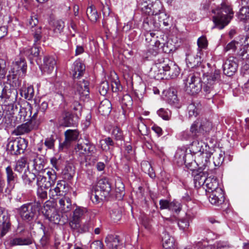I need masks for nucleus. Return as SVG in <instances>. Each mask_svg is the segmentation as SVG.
<instances>
[{
  "mask_svg": "<svg viewBox=\"0 0 249 249\" xmlns=\"http://www.w3.org/2000/svg\"><path fill=\"white\" fill-rule=\"evenodd\" d=\"M219 78L220 73L217 71L205 75L202 88L200 74L198 72L190 73L184 80L185 91L189 94L194 95L199 93L202 89L206 94H211V96L208 97L211 98L216 94L214 88Z\"/></svg>",
  "mask_w": 249,
  "mask_h": 249,
  "instance_id": "nucleus-1",
  "label": "nucleus"
},
{
  "mask_svg": "<svg viewBox=\"0 0 249 249\" xmlns=\"http://www.w3.org/2000/svg\"><path fill=\"white\" fill-rule=\"evenodd\" d=\"M214 15L213 17V21L214 26L220 30L227 26L232 18V9L225 3H222L220 7L212 10Z\"/></svg>",
  "mask_w": 249,
  "mask_h": 249,
  "instance_id": "nucleus-2",
  "label": "nucleus"
},
{
  "mask_svg": "<svg viewBox=\"0 0 249 249\" xmlns=\"http://www.w3.org/2000/svg\"><path fill=\"white\" fill-rule=\"evenodd\" d=\"M152 70L154 71L156 76L161 79L164 78V76H167L171 78H175L180 73L179 67L168 59L155 64L152 68Z\"/></svg>",
  "mask_w": 249,
  "mask_h": 249,
  "instance_id": "nucleus-3",
  "label": "nucleus"
},
{
  "mask_svg": "<svg viewBox=\"0 0 249 249\" xmlns=\"http://www.w3.org/2000/svg\"><path fill=\"white\" fill-rule=\"evenodd\" d=\"M212 128V124L206 119L199 118L191 125L190 129V136L193 139H199L208 134Z\"/></svg>",
  "mask_w": 249,
  "mask_h": 249,
  "instance_id": "nucleus-4",
  "label": "nucleus"
},
{
  "mask_svg": "<svg viewBox=\"0 0 249 249\" xmlns=\"http://www.w3.org/2000/svg\"><path fill=\"white\" fill-rule=\"evenodd\" d=\"M41 207V203L39 202L29 203L22 205L17 209V212L23 220L30 222L34 219Z\"/></svg>",
  "mask_w": 249,
  "mask_h": 249,
  "instance_id": "nucleus-5",
  "label": "nucleus"
},
{
  "mask_svg": "<svg viewBox=\"0 0 249 249\" xmlns=\"http://www.w3.org/2000/svg\"><path fill=\"white\" fill-rule=\"evenodd\" d=\"M56 178L55 172L53 170H49L45 174H37L36 184L38 187L49 188L54 184Z\"/></svg>",
  "mask_w": 249,
  "mask_h": 249,
  "instance_id": "nucleus-6",
  "label": "nucleus"
},
{
  "mask_svg": "<svg viewBox=\"0 0 249 249\" xmlns=\"http://www.w3.org/2000/svg\"><path fill=\"white\" fill-rule=\"evenodd\" d=\"M28 146V142L23 138L10 140L7 144V150L11 154L18 155L24 153Z\"/></svg>",
  "mask_w": 249,
  "mask_h": 249,
  "instance_id": "nucleus-7",
  "label": "nucleus"
},
{
  "mask_svg": "<svg viewBox=\"0 0 249 249\" xmlns=\"http://www.w3.org/2000/svg\"><path fill=\"white\" fill-rule=\"evenodd\" d=\"M10 226L9 214L4 208L0 207V238L6 234Z\"/></svg>",
  "mask_w": 249,
  "mask_h": 249,
  "instance_id": "nucleus-8",
  "label": "nucleus"
},
{
  "mask_svg": "<svg viewBox=\"0 0 249 249\" xmlns=\"http://www.w3.org/2000/svg\"><path fill=\"white\" fill-rule=\"evenodd\" d=\"M212 154L210 148L206 150V151L198 153L195 156V160L200 169L204 170L208 167L210 164V158Z\"/></svg>",
  "mask_w": 249,
  "mask_h": 249,
  "instance_id": "nucleus-9",
  "label": "nucleus"
},
{
  "mask_svg": "<svg viewBox=\"0 0 249 249\" xmlns=\"http://www.w3.org/2000/svg\"><path fill=\"white\" fill-rule=\"evenodd\" d=\"M58 211L62 213H67L71 211L73 208L74 204H72L71 198L67 196H64L58 198L57 202Z\"/></svg>",
  "mask_w": 249,
  "mask_h": 249,
  "instance_id": "nucleus-10",
  "label": "nucleus"
},
{
  "mask_svg": "<svg viewBox=\"0 0 249 249\" xmlns=\"http://www.w3.org/2000/svg\"><path fill=\"white\" fill-rule=\"evenodd\" d=\"M89 82L88 81L83 80L77 82L75 86L76 92L79 96V98L83 100L89 97Z\"/></svg>",
  "mask_w": 249,
  "mask_h": 249,
  "instance_id": "nucleus-11",
  "label": "nucleus"
},
{
  "mask_svg": "<svg viewBox=\"0 0 249 249\" xmlns=\"http://www.w3.org/2000/svg\"><path fill=\"white\" fill-rule=\"evenodd\" d=\"M67 191L66 183L65 181L59 180L57 182L56 186L53 189H50L49 191V196L51 198H54L55 196H65Z\"/></svg>",
  "mask_w": 249,
  "mask_h": 249,
  "instance_id": "nucleus-12",
  "label": "nucleus"
},
{
  "mask_svg": "<svg viewBox=\"0 0 249 249\" xmlns=\"http://www.w3.org/2000/svg\"><path fill=\"white\" fill-rule=\"evenodd\" d=\"M42 213L49 221L56 223L54 218L58 219V216L56 214L55 209L52 205L51 202L46 201L42 209Z\"/></svg>",
  "mask_w": 249,
  "mask_h": 249,
  "instance_id": "nucleus-13",
  "label": "nucleus"
},
{
  "mask_svg": "<svg viewBox=\"0 0 249 249\" xmlns=\"http://www.w3.org/2000/svg\"><path fill=\"white\" fill-rule=\"evenodd\" d=\"M56 61L54 57L45 56L43 58V63L41 65L42 71L47 73H52L56 66Z\"/></svg>",
  "mask_w": 249,
  "mask_h": 249,
  "instance_id": "nucleus-14",
  "label": "nucleus"
},
{
  "mask_svg": "<svg viewBox=\"0 0 249 249\" xmlns=\"http://www.w3.org/2000/svg\"><path fill=\"white\" fill-rule=\"evenodd\" d=\"M210 202L213 205H220L224 201V193L221 188L211 192L209 196Z\"/></svg>",
  "mask_w": 249,
  "mask_h": 249,
  "instance_id": "nucleus-15",
  "label": "nucleus"
},
{
  "mask_svg": "<svg viewBox=\"0 0 249 249\" xmlns=\"http://www.w3.org/2000/svg\"><path fill=\"white\" fill-rule=\"evenodd\" d=\"M63 120V124L66 127L75 125L78 122V115L76 113L75 116L70 112L64 111L62 114Z\"/></svg>",
  "mask_w": 249,
  "mask_h": 249,
  "instance_id": "nucleus-16",
  "label": "nucleus"
},
{
  "mask_svg": "<svg viewBox=\"0 0 249 249\" xmlns=\"http://www.w3.org/2000/svg\"><path fill=\"white\" fill-rule=\"evenodd\" d=\"M72 74L74 79H79L85 71V66L80 60H76L72 67Z\"/></svg>",
  "mask_w": 249,
  "mask_h": 249,
  "instance_id": "nucleus-17",
  "label": "nucleus"
},
{
  "mask_svg": "<svg viewBox=\"0 0 249 249\" xmlns=\"http://www.w3.org/2000/svg\"><path fill=\"white\" fill-rule=\"evenodd\" d=\"M26 68L25 60L24 58H20L13 63L12 72L14 75L20 74L21 72L25 74L26 71Z\"/></svg>",
  "mask_w": 249,
  "mask_h": 249,
  "instance_id": "nucleus-18",
  "label": "nucleus"
},
{
  "mask_svg": "<svg viewBox=\"0 0 249 249\" xmlns=\"http://www.w3.org/2000/svg\"><path fill=\"white\" fill-rule=\"evenodd\" d=\"M177 91L174 89H170L168 90L165 94V100L172 106L176 107H179L180 105L179 100L177 95Z\"/></svg>",
  "mask_w": 249,
  "mask_h": 249,
  "instance_id": "nucleus-19",
  "label": "nucleus"
},
{
  "mask_svg": "<svg viewBox=\"0 0 249 249\" xmlns=\"http://www.w3.org/2000/svg\"><path fill=\"white\" fill-rule=\"evenodd\" d=\"M210 148L208 144L203 141L195 140L192 143L191 151L196 156L198 153L206 151V150Z\"/></svg>",
  "mask_w": 249,
  "mask_h": 249,
  "instance_id": "nucleus-20",
  "label": "nucleus"
},
{
  "mask_svg": "<svg viewBox=\"0 0 249 249\" xmlns=\"http://www.w3.org/2000/svg\"><path fill=\"white\" fill-rule=\"evenodd\" d=\"M240 42L234 40V50L236 46L235 44L244 43V46L241 48L239 52V55L242 57L243 59H247L249 58V36H247L244 39L243 37L240 39Z\"/></svg>",
  "mask_w": 249,
  "mask_h": 249,
  "instance_id": "nucleus-21",
  "label": "nucleus"
},
{
  "mask_svg": "<svg viewBox=\"0 0 249 249\" xmlns=\"http://www.w3.org/2000/svg\"><path fill=\"white\" fill-rule=\"evenodd\" d=\"M94 189L98 190L101 193L107 196L111 190V186L106 179H101L98 181Z\"/></svg>",
  "mask_w": 249,
  "mask_h": 249,
  "instance_id": "nucleus-22",
  "label": "nucleus"
},
{
  "mask_svg": "<svg viewBox=\"0 0 249 249\" xmlns=\"http://www.w3.org/2000/svg\"><path fill=\"white\" fill-rule=\"evenodd\" d=\"M79 134V132L76 130H67L65 132V140L63 144L66 146H69L72 142L78 139Z\"/></svg>",
  "mask_w": 249,
  "mask_h": 249,
  "instance_id": "nucleus-23",
  "label": "nucleus"
},
{
  "mask_svg": "<svg viewBox=\"0 0 249 249\" xmlns=\"http://www.w3.org/2000/svg\"><path fill=\"white\" fill-rule=\"evenodd\" d=\"M162 234V245L164 249H175L176 246L174 238L166 231L163 232Z\"/></svg>",
  "mask_w": 249,
  "mask_h": 249,
  "instance_id": "nucleus-24",
  "label": "nucleus"
},
{
  "mask_svg": "<svg viewBox=\"0 0 249 249\" xmlns=\"http://www.w3.org/2000/svg\"><path fill=\"white\" fill-rule=\"evenodd\" d=\"M34 168L36 172V173L45 174L49 169L45 168V161L43 158L38 157L36 158L35 161L34 162Z\"/></svg>",
  "mask_w": 249,
  "mask_h": 249,
  "instance_id": "nucleus-25",
  "label": "nucleus"
},
{
  "mask_svg": "<svg viewBox=\"0 0 249 249\" xmlns=\"http://www.w3.org/2000/svg\"><path fill=\"white\" fill-rule=\"evenodd\" d=\"M207 171H202L194 175V183L196 187L205 186L207 179Z\"/></svg>",
  "mask_w": 249,
  "mask_h": 249,
  "instance_id": "nucleus-26",
  "label": "nucleus"
},
{
  "mask_svg": "<svg viewBox=\"0 0 249 249\" xmlns=\"http://www.w3.org/2000/svg\"><path fill=\"white\" fill-rule=\"evenodd\" d=\"M111 110V104L107 99L102 101L98 107V111L101 115L104 116L108 115Z\"/></svg>",
  "mask_w": 249,
  "mask_h": 249,
  "instance_id": "nucleus-27",
  "label": "nucleus"
},
{
  "mask_svg": "<svg viewBox=\"0 0 249 249\" xmlns=\"http://www.w3.org/2000/svg\"><path fill=\"white\" fill-rule=\"evenodd\" d=\"M33 128L28 122L18 125L15 130L14 132L16 135H21L30 132Z\"/></svg>",
  "mask_w": 249,
  "mask_h": 249,
  "instance_id": "nucleus-28",
  "label": "nucleus"
},
{
  "mask_svg": "<svg viewBox=\"0 0 249 249\" xmlns=\"http://www.w3.org/2000/svg\"><path fill=\"white\" fill-rule=\"evenodd\" d=\"M7 181L9 187L13 188L17 179V176L13 172L11 167L8 166L6 168Z\"/></svg>",
  "mask_w": 249,
  "mask_h": 249,
  "instance_id": "nucleus-29",
  "label": "nucleus"
},
{
  "mask_svg": "<svg viewBox=\"0 0 249 249\" xmlns=\"http://www.w3.org/2000/svg\"><path fill=\"white\" fill-rule=\"evenodd\" d=\"M37 178L36 173H32L28 169L25 170L22 175V179L25 184L31 185L36 178Z\"/></svg>",
  "mask_w": 249,
  "mask_h": 249,
  "instance_id": "nucleus-30",
  "label": "nucleus"
},
{
  "mask_svg": "<svg viewBox=\"0 0 249 249\" xmlns=\"http://www.w3.org/2000/svg\"><path fill=\"white\" fill-rule=\"evenodd\" d=\"M233 57H230L223 65V72L228 76L231 77L233 75Z\"/></svg>",
  "mask_w": 249,
  "mask_h": 249,
  "instance_id": "nucleus-31",
  "label": "nucleus"
},
{
  "mask_svg": "<svg viewBox=\"0 0 249 249\" xmlns=\"http://www.w3.org/2000/svg\"><path fill=\"white\" fill-rule=\"evenodd\" d=\"M218 181L217 178L214 177L210 176L207 178L205 184L207 189L211 190V192L217 190L218 188H221L218 187Z\"/></svg>",
  "mask_w": 249,
  "mask_h": 249,
  "instance_id": "nucleus-32",
  "label": "nucleus"
},
{
  "mask_svg": "<svg viewBox=\"0 0 249 249\" xmlns=\"http://www.w3.org/2000/svg\"><path fill=\"white\" fill-rule=\"evenodd\" d=\"M32 243V240L30 238L17 237L12 239L10 241L11 246L28 245Z\"/></svg>",
  "mask_w": 249,
  "mask_h": 249,
  "instance_id": "nucleus-33",
  "label": "nucleus"
},
{
  "mask_svg": "<svg viewBox=\"0 0 249 249\" xmlns=\"http://www.w3.org/2000/svg\"><path fill=\"white\" fill-rule=\"evenodd\" d=\"M39 44H34V46L31 48H25L24 51V54L31 58L33 57H37L40 52L39 47L38 45Z\"/></svg>",
  "mask_w": 249,
  "mask_h": 249,
  "instance_id": "nucleus-34",
  "label": "nucleus"
},
{
  "mask_svg": "<svg viewBox=\"0 0 249 249\" xmlns=\"http://www.w3.org/2000/svg\"><path fill=\"white\" fill-rule=\"evenodd\" d=\"M143 26L146 30H157L159 28V23L154 21L153 17L147 18L143 22Z\"/></svg>",
  "mask_w": 249,
  "mask_h": 249,
  "instance_id": "nucleus-35",
  "label": "nucleus"
},
{
  "mask_svg": "<svg viewBox=\"0 0 249 249\" xmlns=\"http://www.w3.org/2000/svg\"><path fill=\"white\" fill-rule=\"evenodd\" d=\"M65 27L64 22L62 20L54 21L53 23V36H58L63 32Z\"/></svg>",
  "mask_w": 249,
  "mask_h": 249,
  "instance_id": "nucleus-36",
  "label": "nucleus"
},
{
  "mask_svg": "<svg viewBox=\"0 0 249 249\" xmlns=\"http://www.w3.org/2000/svg\"><path fill=\"white\" fill-rule=\"evenodd\" d=\"M31 34L34 37L35 44H40L42 38V28L40 26L33 27L31 29Z\"/></svg>",
  "mask_w": 249,
  "mask_h": 249,
  "instance_id": "nucleus-37",
  "label": "nucleus"
},
{
  "mask_svg": "<svg viewBox=\"0 0 249 249\" xmlns=\"http://www.w3.org/2000/svg\"><path fill=\"white\" fill-rule=\"evenodd\" d=\"M107 196L95 189L92 192L90 196V199L94 204H98L101 202Z\"/></svg>",
  "mask_w": 249,
  "mask_h": 249,
  "instance_id": "nucleus-38",
  "label": "nucleus"
},
{
  "mask_svg": "<svg viewBox=\"0 0 249 249\" xmlns=\"http://www.w3.org/2000/svg\"><path fill=\"white\" fill-rule=\"evenodd\" d=\"M87 16L88 18L93 23H95L99 18L97 11L95 7L92 5L88 7L87 10Z\"/></svg>",
  "mask_w": 249,
  "mask_h": 249,
  "instance_id": "nucleus-39",
  "label": "nucleus"
},
{
  "mask_svg": "<svg viewBox=\"0 0 249 249\" xmlns=\"http://www.w3.org/2000/svg\"><path fill=\"white\" fill-rule=\"evenodd\" d=\"M105 243L109 249H118L119 240L112 235H108L105 239Z\"/></svg>",
  "mask_w": 249,
  "mask_h": 249,
  "instance_id": "nucleus-40",
  "label": "nucleus"
},
{
  "mask_svg": "<svg viewBox=\"0 0 249 249\" xmlns=\"http://www.w3.org/2000/svg\"><path fill=\"white\" fill-rule=\"evenodd\" d=\"M84 155L91 156L96 152L95 146L90 143L88 140H86L85 142H84Z\"/></svg>",
  "mask_w": 249,
  "mask_h": 249,
  "instance_id": "nucleus-41",
  "label": "nucleus"
},
{
  "mask_svg": "<svg viewBox=\"0 0 249 249\" xmlns=\"http://www.w3.org/2000/svg\"><path fill=\"white\" fill-rule=\"evenodd\" d=\"M185 152L181 149H178L175 155V160L179 165H182L186 163Z\"/></svg>",
  "mask_w": 249,
  "mask_h": 249,
  "instance_id": "nucleus-42",
  "label": "nucleus"
},
{
  "mask_svg": "<svg viewBox=\"0 0 249 249\" xmlns=\"http://www.w3.org/2000/svg\"><path fill=\"white\" fill-rule=\"evenodd\" d=\"M42 122V118L40 117L38 118V110L33 114L29 121L33 129H36Z\"/></svg>",
  "mask_w": 249,
  "mask_h": 249,
  "instance_id": "nucleus-43",
  "label": "nucleus"
},
{
  "mask_svg": "<svg viewBox=\"0 0 249 249\" xmlns=\"http://www.w3.org/2000/svg\"><path fill=\"white\" fill-rule=\"evenodd\" d=\"M151 7H152L151 12V14L152 15L157 16L158 14L165 15L163 12H161L162 9V5L160 1H155L153 3V5H151Z\"/></svg>",
  "mask_w": 249,
  "mask_h": 249,
  "instance_id": "nucleus-44",
  "label": "nucleus"
},
{
  "mask_svg": "<svg viewBox=\"0 0 249 249\" xmlns=\"http://www.w3.org/2000/svg\"><path fill=\"white\" fill-rule=\"evenodd\" d=\"M101 148L105 151H107L110 149V146H113L114 143L110 137H107L100 142Z\"/></svg>",
  "mask_w": 249,
  "mask_h": 249,
  "instance_id": "nucleus-45",
  "label": "nucleus"
},
{
  "mask_svg": "<svg viewBox=\"0 0 249 249\" xmlns=\"http://www.w3.org/2000/svg\"><path fill=\"white\" fill-rule=\"evenodd\" d=\"M137 127L140 133L142 135H146L148 133L147 127L143 122V119L140 117L138 119Z\"/></svg>",
  "mask_w": 249,
  "mask_h": 249,
  "instance_id": "nucleus-46",
  "label": "nucleus"
},
{
  "mask_svg": "<svg viewBox=\"0 0 249 249\" xmlns=\"http://www.w3.org/2000/svg\"><path fill=\"white\" fill-rule=\"evenodd\" d=\"M87 212L85 208L77 207L73 213L72 218L74 220H79L80 218Z\"/></svg>",
  "mask_w": 249,
  "mask_h": 249,
  "instance_id": "nucleus-47",
  "label": "nucleus"
},
{
  "mask_svg": "<svg viewBox=\"0 0 249 249\" xmlns=\"http://www.w3.org/2000/svg\"><path fill=\"white\" fill-rule=\"evenodd\" d=\"M56 141V139L54 136L51 135L49 137L46 138L44 140V145L46 147V150H52L54 149V145Z\"/></svg>",
  "mask_w": 249,
  "mask_h": 249,
  "instance_id": "nucleus-48",
  "label": "nucleus"
},
{
  "mask_svg": "<svg viewBox=\"0 0 249 249\" xmlns=\"http://www.w3.org/2000/svg\"><path fill=\"white\" fill-rule=\"evenodd\" d=\"M200 106L201 105H199V104L196 106L194 103L189 105L188 107L189 117L196 116L199 113L200 109Z\"/></svg>",
  "mask_w": 249,
  "mask_h": 249,
  "instance_id": "nucleus-49",
  "label": "nucleus"
},
{
  "mask_svg": "<svg viewBox=\"0 0 249 249\" xmlns=\"http://www.w3.org/2000/svg\"><path fill=\"white\" fill-rule=\"evenodd\" d=\"M238 18L241 20H247L249 18V7H242L237 14Z\"/></svg>",
  "mask_w": 249,
  "mask_h": 249,
  "instance_id": "nucleus-50",
  "label": "nucleus"
},
{
  "mask_svg": "<svg viewBox=\"0 0 249 249\" xmlns=\"http://www.w3.org/2000/svg\"><path fill=\"white\" fill-rule=\"evenodd\" d=\"M26 159L24 157H21L16 162L15 170V171L19 173L21 172L25 168L27 164Z\"/></svg>",
  "mask_w": 249,
  "mask_h": 249,
  "instance_id": "nucleus-51",
  "label": "nucleus"
},
{
  "mask_svg": "<svg viewBox=\"0 0 249 249\" xmlns=\"http://www.w3.org/2000/svg\"><path fill=\"white\" fill-rule=\"evenodd\" d=\"M7 70L6 60L0 58V80L5 78Z\"/></svg>",
  "mask_w": 249,
  "mask_h": 249,
  "instance_id": "nucleus-52",
  "label": "nucleus"
},
{
  "mask_svg": "<svg viewBox=\"0 0 249 249\" xmlns=\"http://www.w3.org/2000/svg\"><path fill=\"white\" fill-rule=\"evenodd\" d=\"M157 114L163 119L168 120L171 117V111L168 109L161 108L158 110Z\"/></svg>",
  "mask_w": 249,
  "mask_h": 249,
  "instance_id": "nucleus-53",
  "label": "nucleus"
},
{
  "mask_svg": "<svg viewBox=\"0 0 249 249\" xmlns=\"http://www.w3.org/2000/svg\"><path fill=\"white\" fill-rule=\"evenodd\" d=\"M178 224L179 229L184 231H188L190 225L189 220L187 218H181L179 219Z\"/></svg>",
  "mask_w": 249,
  "mask_h": 249,
  "instance_id": "nucleus-54",
  "label": "nucleus"
},
{
  "mask_svg": "<svg viewBox=\"0 0 249 249\" xmlns=\"http://www.w3.org/2000/svg\"><path fill=\"white\" fill-rule=\"evenodd\" d=\"M112 135L116 140H122L123 139L122 131L120 128L117 126L113 127L112 131Z\"/></svg>",
  "mask_w": 249,
  "mask_h": 249,
  "instance_id": "nucleus-55",
  "label": "nucleus"
},
{
  "mask_svg": "<svg viewBox=\"0 0 249 249\" xmlns=\"http://www.w3.org/2000/svg\"><path fill=\"white\" fill-rule=\"evenodd\" d=\"M169 210L177 213L178 212L181 210V204L179 202L176 200L170 202Z\"/></svg>",
  "mask_w": 249,
  "mask_h": 249,
  "instance_id": "nucleus-56",
  "label": "nucleus"
},
{
  "mask_svg": "<svg viewBox=\"0 0 249 249\" xmlns=\"http://www.w3.org/2000/svg\"><path fill=\"white\" fill-rule=\"evenodd\" d=\"M74 169L71 165H68L64 169V174L68 178H71L74 175Z\"/></svg>",
  "mask_w": 249,
  "mask_h": 249,
  "instance_id": "nucleus-57",
  "label": "nucleus"
},
{
  "mask_svg": "<svg viewBox=\"0 0 249 249\" xmlns=\"http://www.w3.org/2000/svg\"><path fill=\"white\" fill-rule=\"evenodd\" d=\"M197 45L200 49H206L208 46V41L205 36H202L197 40Z\"/></svg>",
  "mask_w": 249,
  "mask_h": 249,
  "instance_id": "nucleus-58",
  "label": "nucleus"
},
{
  "mask_svg": "<svg viewBox=\"0 0 249 249\" xmlns=\"http://www.w3.org/2000/svg\"><path fill=\"white\" fill-rule=\"evenodd\" d=\"M48 188H44L42 187H38L37 190V195L38 197L44 200L47 198V193L46 190Z\"/></svg>",
  "mask_w": 249,
  "mask_h": 249,
  "instance_id": "nucleus-59",
  "label": "nucleus"
},
{
  "mask_svg": "<svg viewBox=\"0 0 249 249\" xmlns=\"http://www.w3.org/2000/svg\"><path fill=\"white\" fill-rule=\"evenodd\" d=\"M109 86L107 82L104 81L101 83L99 87V91L101 95H106Z\"/></svg>",
  "mask_w": 249,
  "mask_h": 249,
  "instance_id": "nucleus-60",
  "label": "nucleus"
},
{
  "mask_svg": "<svg viewBox=\"0 0 249 249\" xmlns=\"http://www.w3.org/2000/svg\"><path fill=\"white\" fill-rule=\"evenodd\" d=\"M148 1L149 3L144 1L142 3V9L143 10H145L146 12H147L149 14H150L152 8L151 7V5H153V2H151V0H148Z\"/></svg>",
  "mask_w": 249,
  "mask_h": 249,
  "instance_id": "nucleus-61",
  "label": "nucleus"
},
{
  "mask_svg": "<svg viewBox=\"0 0 249 249\" xmlns=\"http://www.w3.org/2000/svg\"><path fill=\"white\" fill-rule=\"evenodd\" d=\"M122 103L126 107L131 106L133 103L132 99L129 95H124L122 99Z\"/></svg>",
  "mask_w": 249,
  "mask_h": 249,
  "instance_id": "nucleus-62",
  "label": "nucleus"
},
{
  "mask_svg": "<svg viewBox=\"0 0 249 249\" xmlns=\"http://www.w3.org/2000/svg\"><path fill=\"white\" fill-rule=\"evenodd\" d=\"M24 97L28 100H31L34 97V91L32 87H28L27 89V91L24 94Z\"/></svg>",
  "mask_w": 249,
  "mask_h": 249,
  "instance_id": "nucleus-63",
  "label": "nucleus"
},
{
  "mask_svg": "<svg viewBox=\"0 0 249 249\" xmlns=\"http://www.w3.org/2000/svg\"><path fill=\"white\" fill-rule=\"evenodd\" d=\"M90 248L91 249H103V244L100 241H95L91 243Z\"/></svg>",
  "mask_w": 249,
  "mask_h": 249,
  "instance_id": "nucleus-64",
  "label": "nucleus"
}]
</instances>
